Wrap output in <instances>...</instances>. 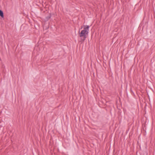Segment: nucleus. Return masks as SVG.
<instances>
[{"instance_id":"f257e3e1","label":"nucleus","mask_w":155,"mask_h":155,"mask_svg":"<svg viewBox=\"0 0 155 155\" xmlns=\"http://www.w3.org/2000/svg\"><path fill=\"white\" fill-rule=\"evenodd\" d=\"M88 31L85 30H82L80 33H79L80 36L81 37H83L84 39H83V41H84L86 38V35H88Z\"/></svg>"},{"instance_id":"f03ea898","label":"nucleus","mask_w":155,"mask_h":155,"mask_svg":"<svg viewBox=\"0 0 155 155\" xmlns=\"http://www.w3.org/2000/svg\"><path fill=\"white\" fill-rule=\"evenodd\" d=\"M51 13H50L49 14V15L48 16H47L45 17V21H48L51 18Z\"/></svg>"},{"instance_id":"7ed1b4c3","label":"nucleus","mask_w":155,"mask_h":155,"mask_svg":"<svg viewBox=\"0 0 155 155\" xmlns=\"http://www.w3.org/2000/svg\"><path fill=\"white\" fill-rule=\"evenodd\" d=\"M89 26V25H86L84 26V30H83L87 31H88Z\"/></svg>"},{"instance_id":"20e7f679","label":"nucleus","mask_w":155,"mask_h":155,"mask_svg":"<svg viewBox=\"0 0 155 155\" xmlns=\"http://www.w3.org/2000/svg\"><path fill=\"white\" fill-rule=\"evenodd\" d=\"M0 16L2 18H4V14L3 12L0 9Z\"/></svg>"},{"instance_id":"39448f33","label":"nucleus","mask_w":155,"mask_h":155,"mask_svg":"<svg viewBox=\"0 0 155 155\" xmlns=\"http://www.w3.org/2000/svg\"><path fill=\"white\" fill-rule=\"evenodd\" d=\"M154 61V58H152L151 60V61L152 62V61Z\"/></svg>"},{"instance_id":"423d86ee","label":"nucleus","mask_w":155,"mask_h":155,"mask_svg":"<svg viewBox=\"0 0 155 155\" xmlns=\"http://www.w3.org/2000/svg\"><path fill=\"white\" fill-rule=\"evenodd\" d=\"M153 16H154V17L155 18V15H153Z\"/></svg>"}]
</instances>
